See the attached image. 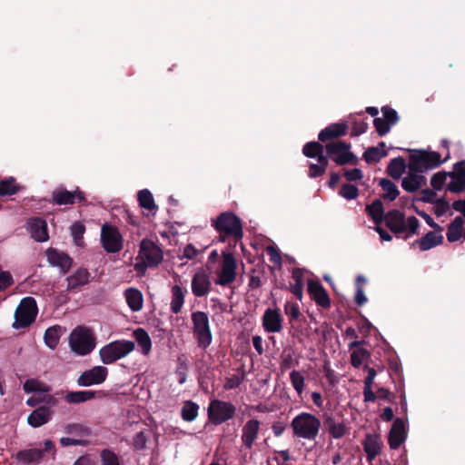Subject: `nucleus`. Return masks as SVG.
<instances>
[{
	"instance_id": "423d86ee",
	"label": "nucleus",
	"mask_w": 465,
	"mask_h": 465,
	"mask_svg": "<svg viewBox=\"0 0 465 465\" xmlns=\"http://www.w3.org/2000/svg\"><path fill=\"white\" fill-rule=\"evenodd\" d=\"M387 226L394 232H409L416 234L420 227L419 220L415 216L405 219L402 213L398 210L389 212L385 216Z\"/></svg>"
},
{
	"instance_id": "dca6fc26",
	"label": "nucleus",
	"mask_w": 465,
	"mask_h": 465,
	"mask_svg": "<svg viewBox=\"0 0 465 465\" xmlns=\"http://www.w3.org/2000/svg\"><path fill=\"white\" fill-rule=\"evenodd\" d=\"M84 194L79 189L74 191H67L66 189L59 188L53 192L52 202L58 205L74 204L84 201Z\"/></svg>"
},
{
	"instance_id": "a211bd4d",
	"label": "nucleus",
	"mask_w": 465,
	"mask_h": 465,
	"mask_svg": "<svg viewBox=\"0 0 465 465\" xmlns=\"http://www.w3.org/2000/svg\"><path fill=\"white\" fill-rule=\"evenodd\" d=\"M213 225L220 233L219 240L225 242L227 238L232 235V213L230 212L221 213L217 219L213 221Z\"/></svg>"
},
{
	"instance_id": "e433bc0d",
	"label": "nucleus",
	"mask_w": 465,
	"mask_h": 465,
	"mask_svg": "<svg viewBox=\"0 0 465 465\" xmlns=\"http://www.w3.org/2000/svg\"><path fill=\"white\" fill-rule=\"evenodd\" d=\"M379 184L383 191L385 200L394 201L400 194L397 185L389 179H381Z\"/></svg>"
},
{
	"instance_id": "37998d69",
	"label": "nucleus",
	"mask_w": 465,
	"mask_h": 465,
	"mask_svg": "<svg viewBox=\"0 0 465 465\" xmlns=\"http://www.w3.org/2000/svg\"><path fill=\"white\" fill-rule=\"evenodd\" d=\"M43 457V451L38 449H30L19 451L17 459L24 463L39 461Z\"/></svg>"
},
{
	"instance_id": "09e8293b",
	"label": "nucleus",
	"mask_w": 465,
	"mask_h": 465,
	"mask_svg": "<svg viewBox=\"0 0 465 465\" xmlns=\"http://www.w3.org/2000/svg\"><path fill=\"white\" fill-rule=\"evenodd\" d=\"M317 162V163H310L309 176L312 178L319 177L326 171L328 165L326 156H322Z\"/></svg>"
},
{
	"instance_id": "5701e85b",
	"label": "nucleus",
	"mask_w": 465,
	"mask_h": 465,
	"mask_svg": "<svg viewBox=\"0 0 465 465\" xmlns=\"http://www.w3.org/2000/svg\"><path fill=\"white\" fill-rule=\"evenodd\" d=\"M454 170L447 188L450 192L460 193L465 190V161L456 163Z\"/></svg>"
},
{
	"instance_id": "c03bdc74",
	"label": "nucleus",
	"mask_w": 465,
	"mask_h": 465,
	"mask_svg": "<svg viewBox=\"0 0 465 465\" xmlns=\"http://www.w3.org/2000/svg\"><path fill=\"white\" fill-rule=\"evenodd\" d=\"M199 406L193 401H187L183 403L181 414L182 418L186 421H193L198 415Z\"/></svg>"
},
{
	"instance_id": "338daca9",
	"label": "nucleus",
	"mask_w": 465,
	"mask_h": 465,
	"mask_svg": "<svg viewBox=\"0 0 465 465\" xmlns=\"http://www.w3.org/2000/svg\"><path fill=\"white\" fill-rule=\"evenodd\" d=\"M367 302V298L364 294V291L362 289V286L361 285H358V287L356 288V293H355V302L359 305V306H361L363 305L365 302Z\"/></svg>"
},
{
	"instance_id": "0eeeda50",
	"label": "nucleus",
	"mask_w": 465,
	"mask_h": 465,
	"mask_svg": "<svg viewBox=\"0 0 465 465\" xmlns=\"http://www.w3.org/2000/svg\"><path fill=\"white\" fill-rule=\"evenodd\" d=\"M37 314L36 302L33 297L24 298L15 313L14 328H25L30 325L35 319Z\"/></svg>"
},
{
	"instance_id": "2eb2a0df",
	"label": "nucleus",
	"mask_w": 465,
	"mask_h": 465,
	"mask_svg": "<svg viewBox=\"0 0 465 465\" xmlns=\"http://www.w3.org/2000/svg\"><path fill=\"white\" fill-rule=\"evenodd\" d=\"M283 318L277 308H268L262 317V325L266 332L277 333L282 330Z\"/></svg>"
},
{
	"instance_id": "a18cd8bd",
	"label": "nucleus",
	"mask_w": 465,
	"mask_h": 465,
	"mask_svg": "<svg viewBox=\"0 0 465 465\" xmlns=\"http://www.w3.org/2000/svg\"><path fill=\"white\" fill-rule=\"evenodd\" d=\"M366 211L372 218L375 223H379L383 219V205L380 200L374 201L371 204L367 205Z\"/></svg>"
},
{
	"instance_id": "4d7b16f0",
	"label": "nucleus",
	"mask_w": 465,
	"mask_h": 465,
	"mask_svg": "<svg viewBox=\"0 0 465 465\" xmlns=\"http://www.w3.org/2000/svg\"><path fill=\"white\" fill-rule=\"evenodd\" d=\"M102 465H119L117 456L111 450H104L101 453Z\"/></svg>"
},
{
	"instance_id": "de8ad7c7",
	"label": "nucleus",
	"mask_w": 465,
	"mask_h": 465,
	"mask_svg": "<svg viewBox=\"0 0 465 465\" xmlns=\"http://www.w3.org/2000/svg\"><path fill=\"white\" fill-rule=\"evenodd\" d=\"M290 381L297 394L301 396L303 393L305 386L304 377L302 372L296 370L292 371L290 372Z\"/></svg>"
},
{
	"instance_id": "5fc2aeb1",
	"label": "nucleus",
	"mask_w": 465,
	"mask_h": 465,
	"mask_svg": "<svg viewBox=\"0 0 465 465\" xmlns=\"http://www.w3.org/2000/svg\"><path fill=\"white\" fill-rule=\"evenodd\" d=\"M53 397L49 394H34L26 401L27 405L31 407L36 406L40 402L50 403L53 401Z\"/></svg>"
},
{
	"instance_id": "4c0bfd02",
	"label": "nucleus",
	"mask_w": 465,
	"mask_h": 465,
	"mask_svg": "<svg viewBox=\"0 0 465 465\" xmlns=\"http://www.w3.org/2000/svg\"><path fill=\"white\" fill-rule=\"evenodd\" d=\"M138 202L142 208L147 210L149 213H155L157 210L156 204L153 194L150 191L144 189L138 193Z\"/></svg>"
},
{
	"instance_id": "774afa93",
	"label": "nucleus",
	"mask_w": 465,
	"mask_h": 465,
	"mask_svg": "<svg viewBox=\"0 0 465 465\" xmlns=\"http://www.w3.org/2000/svg\"><path fill=\"white\" fill-rule=\"evenodd\" d=\"M74 465H96V462L89 456H82L74 461Z\"/></svg>"
},
{
	"instance_id": "b1692460",
	"label": "nucleus",
	"mask_w": 465,
	"mask_h": 465,
	"mask_svg": "<svg viewBox=\"0 0 465 465\" xmlns=\"http://www.w3.org/2000/svg\"><path fill=\"white\" fill-rule=\"evenodd\" d=\"M362 444L367 460L371 462L381 453L382 441L379 435L367 434Z\"/></svg>"
},
{
	"instance_id": "f8f14e48",
	"label": "nucleus",
	"mask_w": 465,
	"mask_h": 465,
	"mask_svg": "<svg viewBox=\"0 0 465 465\" xmlns=\"http://www.w3.org/2000/svg\"><path fill=\"white\" fill-rule=\"evenodd\" d=\"M211 272L208 269L200 268L192 279V291L196 297H203L211 291Z\"/></svg>"
},
{
	"instance_id": "8fccbe9b",
	"label": "nucleus",
	"mask_w": 465,
	"mask_h": 465,
	"mask_svg": "<svg viewBox=\"0 0 465 465\" xmlns=\"http://www.w3.org/2000/svg\"><path fill=\"white\" fill-rule=\"evenodd\" d=\"M188 371V364L185 357L182 356L178 358V365L176 368V376L180 384H183L186 381Z\"/></svg>"
},
{
	"instance_id": "49530a36",
	"label": "nucleus",
	"mask_w": 465,
	"mask_h": 465,
	"mask_svg": "<svg viewBox=\"0 0 465 465\" xmlns=\"http://www.w3.org/2000/svg\"><path fill=\"white\" fill-rule=\"evenodd\" d=\"M19 191V186L16 184L13 177L4 179L0 182V195H13Z\"/></svg>"
},
{
	"instance_id": "e2e57ef3",
	"label": "nucleus",
	"mask_w": 465,
	"mask_h": 465,
	"mask_svg": "<svg viewBox=\"0 0 465 465\" xmlns=\"http://www.w3.org/2000/svg\"><path fill=\"white\" fill-rule=\"evenodd\" d=\"M146 437L143 431L138 432L133 440L134 447L136 450H142L145 447L146 444Z\"/></svg>"
},
{
	"instance_id": "052dcab7",
	"label": "nucleus",
	"mask_w": 465,
	"mask_h": 465,
	"mask_svg": "<svg viewBox=\"0 0 465 465\" xmlns=\"http://www.w3.org/2000/svg\"><path fill=\"white\" fill-rule=\"evenodd\" d=\"M381 112L383 114V118L386 121H388V123H390L391 125L397 123L398 115H397V112L394 109L385 106L381 109Z\"/></svg>"
},
{
	"instance_id": "c9c22d12",
	"label": "nucleus",
	"mask_w": 465,
	"mask_h": 465,
	"mask_svg": "<svg viewBox=\"0 0 465 465\" xmlns=\"http://www.w3.org/2000/svg\"><path fill=\"white\" fill-rule=\"evenodd\" d=\"M405 170L406 163L404 158L402 157H397L391 160L387 167L388 174L395 180L400 179L404 173Z\"/></svg>"
},
{
	"instance_id": "7ed1b4c3",
	"label": "nucleus",
	"mask_w": 465,
	"mask_h": 465,
	"mask_svg": "<svg viewBox=\"0 0 465 465\" xmlns=\"http://www.w3.org/2000/svg\"><path fill=\"white\" fill-rule=\"evenodd\" d=\"M134 348L135 344L132 341L124 339L114 341L99 350V357L104 364H113L128 356Z\"/></svg>"
},
{
	"instance_id": "603ef678",
	"label": "nucleus",
	"mask_w": 465,
	"mask_h": 465,
	"mask_svg": "<svg viewBox=\"0 0 465 465\" xmlns=\"http://www.w3.org/2000/svg\"><path fill=\"white\" fill-rule=\"evenodd\" d=\"M447 181V173H435L430 180V184L435 191H440L445 185Z\"/></svg>"
},
{
	"instance_id": "cd10ccee",
	"label": "nucleus",
	"mask_w": 465,
	"mask_h": 465,
	"mask_svg": "<svg viewBox=\"0 0 465 465\" xmlns=\"http://www.w3.org/2000/svg\"><path fill=\"white\" fill-rule=\"evenodd\" d=\"M124 296L130 310L134 312H140L143 305V293L136 288H128L124 291Z\"/></svg>"
},
{
	"instance_id": "7c9ffc66",
	"label": "nucleus",
	"mask_w": 465,
	"mask_h": 465,
	"mask_svg": "<svg viewBox=\"0 0 465 465\" xmlns=\"http://www.w3.org/2000/svg\"><path fill=\"white\" fill-rule=\"evenodd\" d=\"M347 131V125L343 123L332 124L322 130L318 135L319 140L325 142L341 135Z\"/></svg>"
},
{
	"instance_id": "473e14b6",
	"label": "nucleus",
	"mask_w": 465,
	"mask_h": 465,
	"mask_svg": "<svg viewBox=\"0 0 465 465\" xmlns=\"http://www.w3.org/2000/svg\"><path fill=\"white\" fill-rule=\"evenodd\" d=\"M133 336L141 349L142 353L148 355L152 349V341L148 332L142 328H138L134 331Z\"/></svg>"
},
{
	"instance_id": "79ce46f5",
	"label": "nucleus",
	"mask_w": 465,
	"mask_h": 465,
	"mask_svg": "<svg viewBox=\"0 0 465 465\" xmlns=\"http://www.w3.org/2000/svg\"><path fill=\"white\" fill-rule=\"evenodd\" d=\"M302 153L309 158H316L319 160L323 154V146L318 142L307 143L302 149Z\"/></svg>"
},
{
	"instance_id": "f704fd0d",
	"label": "nucleus",
	"mask_w": 465,
	"mask_h": 465,
	"mask_svg": "<svg viewBox=\"0 0 465 465\" xmlns=\"http://www.w3.org/2000/svg\"><path fill=\"white\" fill-rule=\"evenodd\" d=\"M24 391L26 393H34V394H47L50 391V387L36 380V379H29L26 380L23 385Z\"/></svg>"
},
{
	"instance_id": "4468645a",
	"label": "nucleus",
	"mask_w": 465,
	"mask_h": 465,
	"mask_svg": "<svg viewBox=\"0 0 465 465\" xmlns=\"http://www.w3.org/2000/svg\"><path fill=\"white\" fill-rule=\"evenodd\" d=\"M108 375V369L104 366H94L84 371L78 378L77 382L81 386H92L103 383Z\"/></svg>"
},
{
	"instance_id": "58836bf2",
	"label": "nucleus",
	"mask_w": 465,
	"mask_h": 465,
	"mask_svg": "<svg viewBox=\"0 0 465 465\" xmlns=\"http://www.w3.org/2000/svg\"><path fill=\"white\" fill-rule=\"evenodd\" d=\"M62 329L59 326H53L48 328L45 332V342L50 349H55L59 343Z\"/></svg>"
},
{
	"instance_id": "864d4df0",
	"label": "nucleus",
	"mask_w": 465,
	"mask_h": 465,
	"mask_svg": "<svg viewBox=\"0 0 465 465\" xmlns=\"http://www.w3.org/2000/svg\"><path fill=\"white\" fill-rule=\"evenodd\" d=\"M374 126L376 128L377 133L382 136L389 133L391 129V124L388 123L384 118L377 117L373 121Z\"/></svg>"
},
{
	"instance_id": "c85d7f7f",
	"label": "nucleus",
	"mask_w": 465,
	"mask_h": 465,
	"mask_svg": "<svg viewBox=\"0 0 465 465\" xmlns=\"http://www.w3.org/2000/svg\"><path fill=\"white\" fill-rule=\"evenodd\" d=\"M259 430V421L257 420H250L242 428V440L245 447L251 448L257 438Z\"/></svg>"
},
{
	"instance_id": "bb28decb",
	"label": "nucleus",
	"mask_w": 465,
	"mask_h": 465,
	"mask_svg": "<svg viewBox=\"0 0 465 465\" xmlns=\"http://www.w3.org/2000/svg\"><path fill=\"white\" fill-rule=\"evenodd\" d=\"M442 231L443 229L440 228L433 229V231L427 232L420 240V249L421 251H428L440 245L443 241Z\"/></svg>"
},
{
	"instance_id": "69168bd1",
	"label": "nucleus",
	"mask_w": 465,
	"mask_h": 465,
	"mask_svg": "<svg viewBox=\"0 0 465 465\" xmlns=\"http://www.w3.org/2000/svg\"><path fill=\"white\" fill-rule=\"evenodd\" d=\"M268 255L270 256V260L274 262L280 264L282 262V257L278 251L273 246H268L266 249Z\"/></svg>"
},
{
	"instance_id": "3c124183",
	"label": "nucleus",
	"mask_w": 465,
	"mask_h": 465,
	"mask_svg": "<svg viewBox=\"0 0 465 465\" xmlns=\"http://www.w3.org/2000/svg\"><path fill=\"white\" fill-rule=\"evenodd\" d=\"M340 194L347 200H353L358 196V188L353 184H343Z\"/></svg>"
},
{
	"instance_id": "9b49d317",
	"label": "nucleus",
	"mask_w": 465,
	"mask_h": 465,
	"mask_svg": "<svg viewBox=\"0 0 465 465\" xmlns=\"http://www.w3.org/2000/svg\"><path fill=\"white\" fill-rule=\"evenodd\" d=\"M208 416L212 423L221 424L232 418V405L218 400L212 401L208 407Z\"/></svg>"
},
{
	"instance_id": "bf43d9fd",
	"label": "nucleus",
	"mask_w": 465,
	"mask_h": 465,
	"mask_svg": "<svg viewBox=\"0 0 465 465\" xmlns=\"http://www.w3.org/2000/svg\"><path fill=\"white\" fill-rule=\"evenodd\" d=\"M322 371L324 372L325 378L329 381L330 384L334 385L338 382V379L335 371L331 368L330 362L325 361L322 366Z\"/></svg>"
},
{
	"instance_id": "f03ea898",
	"label": "nucleus",
	"mask_w": 465,
	"mask_h": 465,
	"mask_svg": "<svg viewBox=\"0 0 465 465\" xmlns=\"http://www.w3.org/2000/svg\"><path fill=\"white\" fill-rule=\"evenodd\" d=\"M291 428L293 436L312 440L319 434L321 420L312 413L301 412L292 419Z\"/></svg>"
},
{
	"instance_id": "a878e982",
	"label": "nucleus",
	"mask_w": 465,
	"mask_h": 465,
	"mask_svg": "<svg viewBox=\"0 0 465 465\" xmlns=\"http://www.w3.org/2000/svg\"><path fill=\"white\" fill-rule=\"evenodd\" d=\"M32 238L37 242H46L49 239L46 222L40 219H31L28 223Z\"/></svg>"
},
{
	"instance_id": "6e6d98bb",
	"label": "nucleus",
	"mask_w": 465,
	"mask_h": 465,
	"mask_svg": "<svg viewBox=\"0 0 465 465\" xmlns=\"http://www.w3.org/2000/svg\"><path fill=\"white\" fill-rule=\"evenodd\" d=\"M84 226L79 223H75L71 226V232L74 237V242L77 245H81L83 234L84 232Z\"/></svg>"
},
{
	"instance_id": "c756f323",
	"label": "nucleus",
	"mask_w": 465,
	"mask_h": 465,
	"mask_svg": "<svg viewBox=\"0 0 465 465\" xmlns=\"http://www.w3.org/2000/svg\"><path fill=\"white\" fill-rule=\"evenodd\" d=\"M51 417V411L47 407H40L35 410L27 418L28 424L38 428L47 423Z\"/></svg>"
},
{
	"instance_id": "393cba45",
	"label": "nucleus",
	"mask_w": 465,
	"mask_h": 465,
	"mask_svg": "<svg viewBox=\"0 0 465 465\" xmlns=\"http://www.w3.org/2000/svg\"><path fill=\"white\" fill-rule=\"evenodd\" d=\"M329 435L333 439H341L349 432V427L344 420L329 417L325 420Z\"/></svg>"
},
{
	"instance_id": "ddd939ff",
	"label": "nucleus",
	"mask_w": 465,
	"mask_h": 465,
	"mask_svg": "<svg viewBox=\"0 0 465 465\" xmlns=\"http://www.w3.org/2000/svg\"><path fill=\"white\" fill-rule=\"evenodd\" d=\"M423 172L418 168H412L411 163L408 165V172L401 181V187L409 193H414L426 184V178Z\"/></svg>"
},
{
	"instance_id": "4be33fe9",
	"label": "nucleus",
	"mask_w": 465,
	"mask_h": 465,
	"mask_svg": "<svg viewBox=\"0 0 465 465\" xmlns=\"http://www.w3.org/2000/svg\"><path fill=\"white\" fill-rule=\"evenodd\" d=\"M406 436L405 422L401 419L397 418L393 421L389 433V445L391 449H398L405 441Z\"/></svg>"
},
{
	"instance_id": "a19ab883",
	"label": "nucleus",
	"mask_w": 465,
	"mask_h": 465,
	"mask_svg": "<svg viewBox=\"0 0 465 465\" xmlns=\"http://www.w3.org/2000/svg\"><path fill=\"white\" fill-rule=\"evenodd\" d=\"M184 302V295L182 288L178 285H174L172 288V301H171V310L174 313H178Z\"/></svg>"
},
{
	"instance_id": "72a5a7b5",
	"label": "nucleus",
	"mask_w": 465,
	"mask_h": 465,
	"mask_svg": "<svg viewBox=\"0 0 465 465\" xmlns=\"http://www.w3.org/2000/svg\"><path fill=\"white\" fill-rule=\"evenodd\" d=\"M89 281V272L85 269H78L67 278V288L69 290L77 289L86 284Z\"/></svg>"
},
{
	"instance_id": "6ab92c4d",
	"label": "nucleus",
	"mask_w": 465,
	"mask_h": 465,
	"mask_svg": "<svg viewBox=\"0 0 465 465\" xmlns=\"http://www.w3.org/2000/svg\"><path fill=\"white\" fill-rule=\"evenodd\" d=\"M45 255L50 265L58 267L63 273H66L72 266V259L64 252L49 248Z\"/></svg>"
},
{
	"instance_id": "680f3d73",
	"label": "nucleus",
	"mask_w": 465,
	"mask_h": 465,
	"mask_svg": "<svg viewBox=\"0 0 465 465\" xmlns=\"http://www.w3.org/2000/svg\"><path fill=\"white\" fill-rule=\"evenodd\" d=\"M344 176L348 181H359L363 177L362 171L358 168L352 170H347L344 173Z\"/></svg>"
},
{
	"instance_id": "f3484780",
	"label": "nucleus",
	"mask_w": 465,
	"mask_h": 465,
	"mask_svg": "<svg viewBox=\"0 0 465 465\" xmlns=\"http://www.w3.org/2000/svg\"><path fill=\"white\" fill-rule=\"evenodd\" d=\"M223 257L222 268L217 272L215 283L218 285H228L232 282V252L230 249L222 250Z\"/></svg>"
},
{
	"instance_id": "20e7f679",
	"label": "nucleus",
	"mask_w": 465,
	"mask_h": 465,
	"mask_svg": "<svg viewBox=\"0 0 465 465\" xmlns=\"http://www.w3.org/2000/svg\"><path fill=\"white\" fill-rule=\"evenodd\" d=\"M442 146L446 150V153L442 158L440 153L434 151H420L411 158L412 168H418L421 172L439 167L441 163L450 158L448 142L441 141Z\"/></svg>"
},
{
	"instance_id": "f257e3e1",
	"label": "nucleus",
	"mask_w": 465,
	"mask_h": 465,
	"mask_svg": "<svg viewBox=\"0 0 465 465\" xmlns=\"http://www.w3.org/2000/svg\"><path fill=\"white\" fill-rule=\"evenodd\" d=\"M163 258V251L154 242L143 239L139 245L134 270L143 274L147 268L157 266Z\"/></svg>"
},
{
	"instance_id": "39448f33",
	"label": "nucleus",
	"mask_w": 465,
	"mask_h": 465,
	"mask_svg": "<svg viewBox=\"0 0 465 465\" xmlns=\"http://www.w3.org/2000/svg\"><path fill=\"white\" fill-rule=\"evenodd\" d=\"M71 350L78 355L89 354L95 347V338L91 330L79 326L69 336Z\"/></svg>"
},
{
	"instance_id": "1a4fd4ad",
	"label": "nucleus",
	"mask_w": 465,
	"mask_h": 465,
	"mask_svg": "<svg viewBox=\"0 0 465 465\" xmlns=\"http://www.w3.org/2000/svg\"><path fill=\"white\" fill-rule=\"evenodd\" d=\"M193 334L200 347L206 348L212 342L209 319L206 313L196 312L192 314Z\"/></svg>"
},
{
	"instance_id": "0e129e2a",
	"label": "nucleus",
	"mask_w": 465,
	"mask_h": 465,
	"mask_svg": "<svg viewBox=\"0 0 465 465\" xmlns=\"http://www.w3.org/2000/svg\"><path fill=\"white\" fill-rule=\"evenodd\" d=\"M420 199L423 202L432 203L437 200V194L433 190L426 189L421 192Z\"/></svg>"
},
{
	"instance_id": "9d476101",
	"label": "nucleus",
	"mask_w": 465,
	"mask_h": 465,
	"mask_svg": "<svg viewBox=\"0 0 465 465\" xmlns=\"http://www.w3.org/2000/svg\"><path fill=\"white\" fill-rule=\"evenodd\" d=\"M326 153L337 164L354 163L356 156L350 152L351 145L342 141H333L326 144Z\"/></svg>"
},
{
	"instance_id": "6e6552de",
	"label": "nucleus",
	"mask_w": 465,
	"mask_h": 465,
	"mask_svg": "<svg viewBox=\"0 0 465 465\" xmlns=\"http://www.w3.org/2000/svg\"><path fill=\"white\" fill-rule=\"evenodd\" d=\"M101 243L106 252L115 253L123 249L124 238L115 226L104 223L101 228Z\"/></svg>"
},
{
	"instance_id": "ea45409f",
	"label": "nucleus",
	"mask_w": 465,
	"mask_h": 465,
	"mask_svg": "<svg viewBox=\"0 0 465 465\" xmlns=\"http://www.w3.org/2000/svg\"><path fill=\"white\" fill-rule=\"evenodd\" d=\"M380 147H370L363 153V159L368 163H378L381 158L387 155L386 151L383 149L384 143H381Z\"/></svg>"
},
{
	"instance_id": "13d9d810",
	"label": "nucleus",
	"mask_w": 465,
	"mask_h": 465,
	"mask_svg": "<svg viewBox=\"0 0 465 465\" xmlns=\"http://www.w3.org/2000/svg\"><path fill=\"white\" fill-rule=\"evenodd\" d=\"M284 312L291 320H297L300 316V309L296 303L286 302Z\"/></svg>"
},
{
	"instance_id": "aec40b11",
	"label": "nucleus",
	"mask_w": 465,
	"mask_h": 465,
	"mask_svg": "<svg viewBox=\"0 0 465 465\" xmlns=\"http://www.w3.org/2000/svg\"><path fill=\"white\" fill-rule=\"evenodd\" d=\"M308 292L311 298L317 303V305L322 308H329L331 305V300L326 290L318 282L310 280L308 282Z\"/></svg>"
},
{
	"instance_id": "2f4dec72",
	"label": "nucleus",
	"mask_w": 465,
	"mask_h": 465,
	"mask_svg": "<svg viewBox=\"0 0 465 465\" xmlns=\"http://www.w3.org/2000/svg\"><path fill=\"white\" fill-rule=\"evenodd\" d=\"M464 223L465 222L463 217H455L448 227L447 239L449 242H457L461 238L463 233L465 234Z\"/></svg>"
},
{
	"instance_id": "412c9836",
	"label": "nucleus",
	"mask_w": 465,
	"mask_h": 465,
	"mask_svg": "<svg viewBox=\"0 0 465 465\" xmlns=\"http://www.w3.org/2000/svg\"><path fill=\"white\" fill-rule=\"evenodd\" d=\"M364 341H351L348 347L351 351V364L354 368H360L371 357V353L368 350L361 347Z\"/></svg>"
}]
</instances>
